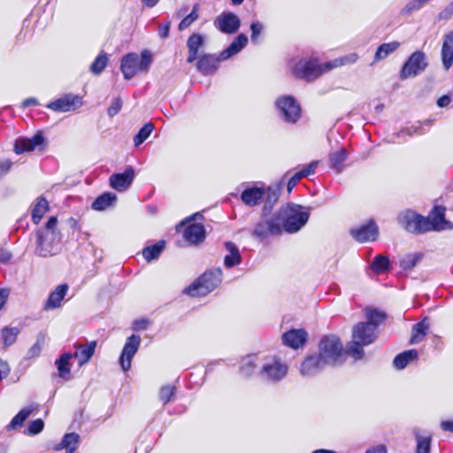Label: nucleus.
I'll return each instance as SVG.
<instances>
[{
    "label": "nucleus",
    "mask_w": 453,
    "mask_h": 453,
    "mask_svg": "<svg viewBox=\"0 0 453 453\" xmlns=\"http://www.w3.org/2000/svg\"><path fill=\"white\" fill-rule=\"evenodd\" d=\"M303 178L300 172L296 173L288 181L287 189L288 192L290 193L293 188L297 185L300 180Z\"/></svg>",
    "instance_id": "obj_62"
},
{
    "label": "nucleus",
    "mask_w": 453,
    "mask_h": 453,
    "mask_svg": "<svg viewBox=\"0 0 453 453\" xmlns=\"http://www.w3.org/2000/svg\"><path fill=\"white\" fill-rule=\"evenodd\" d=\"M35 407L33 405L26 406L21 409L16 416L12 418L11 422L6 426L8 431L15 430L18 427L22 426L26 419L30 416V414L35 411Z\"/></svg>",
    "instance_id": "obj_35"
},
{
    "label": "nucleus",
    "mask_w": 453,
    "mask_h": 453,
    "mask_svg": "<svg viewBox=\"0 0 453 453\" xmlns=\"http://www.w3.org/2000/svg\"><path fill=\"white\" fill-rule=\"evenodd\" d=\"M275 105L285 122L295 124L301 117V106L292 96L278 97Z\"/></svg>",
    "instance_id": "obj_8"
},
{
    "label": "nucleus",
    "mask_w": 453,
    "mask_h": 453,
    "mask_svg": "<svg viewBox=\"0 0 453 453\" xmlns=\"http://www.w3.org/2000/svg\"><path fill=\"white\" fill-rule=\"evenodd\" d=\"M417 447L415 453H430L431 450V441L432 439L430 436L422 437L420 435L416 436Z\"/></svg>",
    "instance_id": "obj_55"
},
{
    "label": "nucleus",
    "mask_w": 453,
    "mask_h": 453,
    "mask_svg": "<svg viewBox=\"0 0 453 453\" xmlns=\"http://www.w3.org/2000/svg\"><path fill=\"white\" fill-rule=\"evenodd\" d=\"M350 235L358 242H373L377 240L379 229L373 220H370L366 224L352 228Z\"/></svg>",
    "instance_id": "obj_15"
},
{
    "label": "nucleus",
    "mask_w": 453,
    "mask_h": 453,
    "mask_svg": "<svg viewBox=\"0 0 453 453\" xmlns=\"http://www.w3.org/2000/svg\"><path fill=\"white\" fill-rule=\"evenodd\" d=\"M265 194L266 191L264 186H250L245 188L241 193V200L245 205L255 207L265 200Z\"/></svg>",
    "instance_id": "obj_19"
},
{
    "label": "nucleus",
    "mask_w": 453,
    "mask_h": 453,
    "mask_svg": "<svg viewBox=\"0 0 453 453\" xmlns=\"http://www.w3.org/2000/svg\"><path fill=\"white\" fill-rule=\"evenodd\" d=\"M44 427V422L41 418H37L29 423L25 434L29 436H34L40 434Z\"/></svg>",
    "instance_id": "obj_56"
},
{
    "label": "nucleus",
    "mask_w": 453,
    "mask_h": 453,
    "mask_svg": "<svg viewBox=\"0 0 453 453\" xmlns=\"http://www.w3.org/2000/svg\"><path fill=\"white\" fill-rule=\"evenodd\" d=\"M389 264L390 262L388 257L383 255H377L371 264V269L375 273H381L388 270Z\"/></svg>",
    "instance_id": "obj_47"
},
{
    "label": "nucleus",
    "mask_w": 453,
    "mask_h": 453,
    "mask_svg": "<svg viewBox=\"0 0 453 453\" xmlns=\"http://www.w3.org/2000/svg\"><path fill=\"white\" fill-rule=\"evenodd\" d=\"M72 357L73 355L70 353H64L58 359L56 360L58 374L63 379H66V377L70 374L69 361Z\"/></svg>",
    "instance_id": "obj_43"
},
{
    "label": "nucleus",
    "mask_w": 453,
    "mask_h": 453,
    "mask_svg": "<svg viewBox=\"0 0 453 453\" xmlns=\"http://www.w3.org/2000/svg\"><path fill=\"white\" fill-rule=\"evenodd\" d=\"M197 59L196 69L205 76L213 74L219 68V63L224 60L220 58V54H204Z\"/></svg>",
    "instance_id": "obj_22"
},
{
    "label": "nucleus",
    "mask_w": 453,
    "mask_h": 453,
    "mask_svg": "<svg viewBox=\"0 0 453 453\" xmlns=\"http://www.w3.org/2000/svg\"><path fill=\"white\" fill-rule=\"evenodd\" d=\"M141 345V337L138 334H132L127 337L119 358V363L124 372L131 369L132 359L137 353Z\"/></svg>",
    "instance_id": "obj_13"
},
{
    "label": "nucleus",
    "mask_w": 453,
    "mask_h": 453,
    "mask_svg": "<svg viewBox=\"0 0 453 453\" xmlns=\"http://www.w3.org/2000/svg\"><path fill=\"white\" fill-rule=\"evenodd\" d=\"M81 104V101L78 96L67 94L50 102L46 107L56 112H66L74 110Z\"/></svg>",
    "instance_id": "obj_18"
},
{
    "label": "nucleus",
    "mask_w": 453,
    "mask_h": 453,
    "mask_svg": "<svg viewBox=\"0 0 453 453\" xmlns=\"http://www.w3.org/2000/svg\"><path fill=\"white\" fill-rule=\"evenodd\" d=\"M176 388L171 385H165L161 387L159 391V399L164 405L170 403L175 395Z\"/></svg>",
    "instance_id": "obj_53"
},
{
    "label": "nucleus",
    "mask_w": 453,
    "mask_h": 453,
    "mask_svg": "<svg viewBox=\"0 0 453 453\" xmlns=\"http://www.w3.org/2000/svg\"><path fill=\"white\" fill-rule=\"evenodd\" d=\"M265 30V26L258 20L252 21L250 24V41L257 45L260 42V35Z\"/></svg>",
    "instance_id": "obj_52"
},
{
    "label": "nucleus",
    "mask_w": 453,
    "mask_h": 453,
    "mask_svg": "<svg viewBox=\"0 0 453 453\" xmlns=\"http://www.w3.org/2000/svg\"><path fill=\"white\" fill-rule=\"evenodd\" d=\"M378 331L372 324L359 322L352 331V339H357L365 345L372 344L377 338Z\"/></svg>",
    "instance_id": "obj_17"
},
{
    "label": "nucleus",
    "mask_w": 453,
    "mask_h": 453,
    "mask_svg": "<svg viewBox=\"0 0 453 453\" xmlns=\"http://www.w3.org/2000/svg\"><path fill=\"white\" fill-rule=\"evenodd\" d=\"M165 248V242L164 240L158 241L157 243L145 247L142 253L144 259L147 262H151L152 260L157 259L162 251Z\"/></svg>",
    "instance_id": "obj_38"
},
{
    "label": "nucleus",
    "mask_w": 453,
    "mask_h": 453,
    "mask_svg": "<svg viewBox=\"0 0 453 453\" xmlns=\"http://www.w3.org/2000/svg\"><path fill=\"white\" fill-rule=\"evenodd\" d=\"M122 108V100L120 97H116L112 100L111 104L109 106L107 112L110 117L117 115Z\"/></svg>",
    "instance_id": "obj_59"
},
{
    "label": "nucleus",
    "mask_w": 453,
    "mask_h": 453,
    "mask_svg": "<svg viewBox=\"0 0 453 453\" xmlns=\"http://www.w3.org/2000/svg\"><path fill=\"white\" fill-rule=\"evenodd\" d=\"M265 191H266V194L265 196V204L262 209V215L264 217L270 214V212L273 207V204L277 202V200L279 198V191L273 188L272 187L265 188Z\"/></svg>",
    "instance_id": "obj_39"
},
{
    "label": "nucleus",
    "mask_w": 453,
    "mask_h": 453,
    "mask_svg": "<svg viewBox=\"0 0 453 453\" xmlns=\"http://www.w3.org/2000/svg\"><path fill=\"white\" fill-rule=\"evenodd\" d=\"M276 212L269 219L257 222L252 231V235L259 240H264L269 235L281 234V225Z\"/></svg>",
    "instance_id": "obj_12"
},
{
    "label": "nucleus",
    "mask_w": 453,
    "mask_h": 453,
    "mask_svg": "<svg viewBox=\"0 0 453 453\" xmlns=\"http://www.w3.org/2000/svg\"><path fill=\"white\" fill-rule=\"evenodd\" d=\"M422 258L423 254L420 252L406 254L400 260V267L404 271H410L413 269Z\"/></svg>",
    "instance_id": "obj_42"
},
{
    "label": "nucleus",
    "mask_w": 453,
    "mask_h": 453,
    "mask_svg": "<svg viewBox=\"0 0 453 453\" xmlns=\"http://www.w3.org/2000/svg\"><path fill=\"white\" fill-rule=\"evenodd\" d=\"M365 317L367 319L366 324H372L375 329H378L379 325L386 319V314L376 309H367L365 311Z\"/></svg>",
    "instance_id": "obj_51"
},
{
    "label": "nucleus",
    "mask_w": 453,
    "mask_h": 453,
    "mask_svg": "<svg viewBox=\"0 0 453 453\" xmlns=\"http://www.w3.org/2000/svg\"><path fill=\"white\" fill-rule=\"evenodd\" d=\"M96 347V342L92 341L89 342L87 344H78L76 343L74 345V348L76 349L74 354L73 357L78 359V363L80 366H82L86 363H88L92 356L95 353V349Z\"/></svg>",
    "instance_id": "obj_25"
},
{
    "label": "nucleus",
    "mask_w": 453,
    "mask_h": 453,
    "mask_svg": "<svg viewBox=\"0 0 453 453\" xmlns=\"http://www.w3.org/2000/svg\"><path fill=\"white\" fill-rule=\"evenodd\" d=\"M398 223L408 232L412 234L426 233L425 217L411 210H407L398 215Z\"/></svg>",
    "instance_id": "obj_10"
},
{
    "label": "nucleus",
    "mask_w": 453,
    "mask_h": 453,
    "mask_svg": "<svg viewBox=\"0 0 453 453\" xmlns=\"http://www.w3.org/2000/svg\"><path fill=\"white\" fill-rule=\"evenodd\" d=\"M203 44L204 37L200 34H193L188 37L187 41L188 50V63H193L198 58V50Z\"/></svg>",
    "instance_id": "obj_29"
},
{
    "label": "nucleus",
    "mask_w": 453,
    "mask_h": 453,
    "mask_svg": "<svg viewBox=\"0 0 453 453\" xmlns=\"http://www.w3.org/2000/svg\"><path fill=\"white\" fill-rule=\"evenodd\" d=\"M418 352L416 349L405 350L398 354L393 361L394 366L397 370L404 369L408 364L418 358Z\"/></svg>",
    "instance_id": "obj_33"
},
{
    "label": "nucleus",
    "mask_w": 453,
    "mask_h": 453,
    "mask_svg": "<svg viewBox=\"0 0 453 453\" xmlns=\"http://www.w3.org/2000/svg\"><path fill=\"white\" fill-rule=\"evenodd\" d=\"M44 344V335H38L36 342L29 349L27 355L29 357H35L40 355Z\"/></svg>",
    "instance_id": "obj_58"
},
{
    "label": "nucleus",
    "mask_w": 453,
    "mask_h": 453,
    "mask_svg": "<svg viewBox=\"0 0 453 453\" xmlns=\"http://www.w3.org/2000/svg\"><path fill=\"white\" fill-rule=\"evenodd\" d=\"M307 336L308 334L303 329H292L282 335V342L292 349H298L304 345Z\"/></svg>",
    "instance_id": "obj_23"
},
{
    "label": "nucleus",
    "mask_w": 453,
    "mask_h": 453,
    "mask_svg": "<svg viewBox=\"0 0 453 453\" xmlns=\"http://www.w3.org/2000/svg\"><path fill=\"white\" fill-rule=\"evenodd\" d=\"M10 373L9 365L0 358V380L6 378Z\"/></svg>",
    "instance_id": "obj_64"
},
{
    "label": "nucleus",
    "mask_w": 453,
    "mask_h": 453,
    "mask_svg": "<svg viewBox=\"0 0 453 453\" xmlns=\"http://www.w3.org/2000/svg\"><path fill=\"white\" fill-rule=\"evenodd\" d=\"M429 125L430 124V121L429 120H426L424 121V123L422 122H417L404 129H403L399 134H398V136L402 135V134H407L409 136H411V135H414V134H421V130H422V127H423V125Z\"/></svg>",
    "instance_id": "obj_57"
},
{
    "label": "nucleus",
    "mask_w": 453,
    "mask_h": 453,
    "mask_svg": "<svg viewBox=\"0 0 453 453\" xmlns=\"http://www.w3.org/2000/svg\"><path fill=\"white\" fill-rule=\"evenodd\" d=\"M58 219L51 216L44 227L35 234V253L41 257H50L61 250V234L57 229Z\"/></svg>",
    "instance_id": "obj_1"
},
{
    "label": "nucleus",
    "mask_w": 453,
    "mask_h": 453,
    "mask_svg": "<svg viewBox=\"0 0 453 453\" xmlns=\"http://www.w3.org/2000/svg\"><path fill=\"white\" fill-rule=\"evenodd\" d=\"M68 290L67 284L58 285L49 296L47 301L43 305L45 311L53 310L61 306L62 301L65 298Z\"/></svg>",
    "instance_id": "obj_24"
},
{
    "label": "nucleus",
    "mask_w": 453,
    "mask_h": 453,
    "mask_svg": "<svg viewBox=\"0 0 453 453\" xmlns=\"http://www.w3.org/2000/svg\"><path fill=\"white\" fill-rule=\"evenodd\" d=\"M108 61V55L104 51H102L91 64L90 72L93 74L99 75L105 69Z\"/></svg>",
    "instance_id": "obj_44"
},
{
    "label": "nucleus",
    "mask_w": 453,
    "mask_h": 453,
    "mask_svg": "<svg viewBox=\"0 0 453 453\" xmlns=\"http://www.w3.org/2000/svg\"><path fill=\"white\" fill-rule=\"evenodd\" d=\"M225 248L228 251V254L224 257V265L227 268H232L241 264L242 256L240 254L238 247L232 242H226Z\"/></svg>",
    "instance_id": "obj_31"
},
{
    "label": "nucleus",
    "mask_w": 453,
    "mask_h": 453,
    "mask_svg": "<svg viewBox=\"0 0 453 453\" xmlns=\"http://www.w3.org/2000/svg\"><path fill=\"white\" fill-rule=\"evenodd\" d=\"M348 157V151L345 148L331 152L328 156L330 167L337 173H341L344 169V162Z\"/></svg>",
    "instance_id": "obj_30"
},
{
    "label": "nucleus",
    "mask_w": 453,
    "mask_h": 453,
    "mask_svg": "<svg viewBox=\"0 0 453 453\" xmlns=\"http://www.w3.org/2000/svg\"><path fill=\"white\" fill-rule=\"evenodd\" d=\"M152 63V55L149 50H143L141 55L128 53L122 57L120 70L126 80H130L139 72L147 73Z\"/></svg>",
    "instance_id": "obj_3"
},
{
    "label": "nucleus",
    "mask_w": 453,
    "mask_h": 453,
    "mask_svg": "<svg viewBox=\"0 0 453 453\" xmlns=\"http://www.w3.org/2000/svg\"><path fill=\"white\" fill-rule=\"evenodd\" d=\"M19 334V329L18 327H4L1 331L4 345L5 347L12 345L16 342Z\"/></svg>",
    "instance_id": "obj_49"
},
{
    "label": "nucleus",
    "mask_w": 453,
    "mask_h": 453,
    "mask_svg": "<svg viewBox=\"0 0 453 453\" xmlns=\"http://www.w3.org/2000/svg\"><path fill=\"white\" fill-rule=\"evenodd\" d=\"M441 61L445 70H449L453 64V32L447 33L443 37L441 47Z\"/></svg>",
    "instance_id": "obj_26"
},
{
    "label": "nucleus",
    "mask_w": 453,
    "mask_h": 453,
    "mask_svg": "<svg viewBox=\"0 0 453 453\" xmlns=\"http://www.w3.org/2000/svg\"><path fill=\"white\" fill-rule=\"evenodd\" d=\"M49 210V203L43 197L37 198L36 203L32 210V220L38 225L45 212Z\"/></svg>",
    "instance_id": "obj_41"
},
{
    "label": "nucleus",
    "mask_w": 453,
    "mask_h": 453,
    "mask_svg": "<svg viewBox=\"0 0 453 453\" xmlns=\"http://www.w3.org/2000/svg\"><path fill=\"white\" fill-rule=\"evenodd\" d=\"M288 366L280 357L273 356L266 358L262 365L258 377L266 383H278L288 374Z\"/></svg>",
    "instance_id": "obj_7"
},
{
    "label": "nucleus",
    "mask_w": 453,
    "mask_h": 453,
    "mask_svg": "<svg viewBox=\"0 0 453 453\" xmlns=\"http://www.w3.org/2000/svg\"><path fill=\"white\" fill-rule=\"evenodd\" d=\"M365 346L357 339H353L351 342L349 343L346 349V352L352 357L355 360H359L364 356L363 347Z\"/></svg>",
    "instance_id": "obj_48"
},
{
    "label": "nucleus",
    "mask_w": 453,
    "mask_h": 453,
    "mask_svg": "<svg viewBox=\"0 0 453 453\" xmlns=\"http://www.w3.org/2000/svg\"><path fill=\"white\" fill-rule=\"evenodd\" d=\"M425 219L426 233L453 229V223L445 219V208L442 206H434L429 215L425 217Z\"/></svg>",
    "instance_id": "obj_11"
},
{
    "label": "nucleus",
    "mask_w": 453,
    "mask_h": 453,
    "mask_svg": "<svg viewBox=\"0 0 453 453\" xmlns=\"http://www.w3.org/2000/svg\"><path fill=\"white\" fill-rule=\"evenodd\" d=\"M292 74L300 80L312 81L328 72L326 63L319 64L317 58H300L291 62Z\"/></svg>",
    "instance_id": "obj_5"
},
{
    "label": "nucleus",
    "mask_w": 453,
    "mask_h": 453,
    "mask_svg": "<svg viewBox=\"0 0 453 453\" xmlns=\"http://www.w3.org/2000/svg\"><path fill=\"white\" fill-rule=\"evenodd\" d=\"M183 236L190 244H198L205 238L204 226L202 224H191L186 227Z\"/></svg>",
    "instance_id": "obj_28"
},
{
    "label": "nucleus",
    "mask_w": 453,
    "mask_h": 453,
    "mask_svg": "<svg viewBox=\"0 0 453 453\" xmlns=\"http://www.w3.org/2000/svg\"><path fill=\"white\" fill-rule=\"evenodd\" d=\"M328 365L319 355L307 357L300 366V372L303 376L310 377L316 375Z\"/></svg>",
    "instance_id": "obj_21"
},
{
    "label": "nucleus",
    "mask_w": 453,
    "mask_h": 453,
    "mask_svg": "<svg viewBox=\"0 0 453 453\" xmlns=\"http://www.w3.org/2000/svg\"><path fill=\"white\" fill-rule=\"evenodd\" d=\"M319 355L328 365H337L343 361V345L334 334L324 336L319 344Z\"/></svg>",
    "instance_id": "obj_6"
},
{
    "label": "nucleus",
    "mask_w": 453,
    "mask_h": 453,
    "mask_svg": "<svg viewBox=\"0 0 453 453\" xmlns=\"http://www.w3.org/2000/svg\"><path fill=\"white\" fill-rule=\"evenodd\" d=\"M12 165V162L10 159L0 160V178L10 171Z\"/></svg>",
    "instance_id": "obj_63"
},
{
    "label": "nucleus",
    "mask_w": 453,
    "mask_h": 453,
    "mask_svg": "<svg viewBox=\"0 0 453 453\" xmlns=\"http://www.w3.org/2000/svg\"><path fill=\"white\" fill-rule=\"evenodd\" d=\"M428 325L425 320H422L413 326L411 343L415 344L419 342L426 334Z\"/></svg>",
    "instance_id": "obj_45"
},
{
    "label": "nucleus",
    "mask_w": 453,
    "mask_h": 453,
    "mask_svg": "<svg viewBox=\"0 0 453 453\" xmlns=\"http://www.w3.org/2000/svg\"><path fill=\"white\" fill-rule=\"evenodd\" d=\"M35 407L33 405L26 406L21 409L16 416L12 418L11 422L6 426L8 431L15 430L18 427L22 426L26 419L30 416V414L35 411Z\"/></svg>",
    "instance_id": "obj_34"
},
{
    "label": "nucleus",
    "mask_w": 453,
    "mask_h": 453,
    "mask_svg": "<svg viewBox=\"0 0 453 453\" xmlns=\"http://www.w3.org/2000/svg\"><path fill=\"white\" fill-rule=\"evenodd\" d=\"M358 55L357 53H350L346 55L341 58H337L334 61L326 62V69L332 70L335 67L346 65V64H354L357 61Z\"/></svg>",
    "instance_id": "obj_46"
},
{
    "label": "nucleus",
    "mask_w": 453,
    "mask_h": 453,
    "mask_svg": "<svg viewBox=\"0 0 453 453\" xmlns=\"http://www.w3.org/2000/svg\"><path fill=\"white\" fill-rule=\"evenodd\" d=\"M214 26L224 34L233 35L239 30L241 27V19L234 12H222L214 20Z\"/></svg>",
    "instance_id": "obj_14"
},
{
    "label": "nucleus",
    "mask_w": 453,
    "mask_h": 453,
    "mask_svg": "<svg viewBox=\"0 0 453 453\" xmlns=\"http://www.w3.org/2000/svg\"><path fill=\"white\" fill-rule=\"evenodd\" d=\"M222 281V271L214 268L205 272L196 281L184 289L190 296H203L214 290Z\"/></svg>",
    "instance_id": "obj_4"
},
{
    "label": "nucleus",
    "mask_w": 453,
    "mask_h": 453,
    "mask_svg": "<svg viewBox=\"0 0 453 453\" xmlns=\"http://www.w3.org/2000/svg\"><path fill=\"white\" fill-rule=\"evenodd\" d=\"M311 209L295 203H288L276 212L281 225V233L296 234L308 222Z\"/></svg>",
    "instance_id": "obj_2"
},
{
    "label": "nucleus",
    "mask_w": 453,
    "mask_h": 453,
    "mask_svg": "<svg viewBox=\"0 0 453 453\" xmlns=\"http://www.w3.org/2000/svg\"><path fill=\"white\" fill-rule=\"evenodd\" d=\"M400 46L396 41L380 44L374 54V58L372 65L385 59L388 56L395 52Z\"/></svg>",
    "instance_id": "obj_36"
},
{
    "label": "nucleus",
    "mask_w": 453,
    "mask_h": 453,
    "mask_svg": "<svg viewBox=\"0 0 453 453\" xmlns=\"http://www.w3.org/2000/svg\"><path fill=\"white\" fill-rule=\"evenodd\" d=\"M80 436L75 433L66 434L60 443L55 446L56 450L66 449L65 453H74L77 449Z\"/></svg>",
    "instance_id": "obj_37"
},
{
    "label": "nucleus",
    "mask_w": 453,
    "mask_h": 453,
    "mask_svg": "<svg viewBox=\"0 0 453 453\" xmlns=\"http://www.w3.org/2000/svg\"><path fill=\"white\" fill-rule=\"evenodd\" d=\"M134 176V169L127 166L123 173H116L110 176V186L117 191H126L133 183Z\"/></svg>",
    "instance_id": "obj_16"
},
{
    "label": "nucleus",
    "mask_w": 453,
    "mask_h": 453,
    "mask_svg": "<svg viewBox=\"0 0 453 453\" xmlns=\"http://www.w3.org/2000/svg\"><path fill=\"white\" fill-rule=\"evenodd\" d=\"M154 128L155 127L151 122L144 124L134 137V146H140L151 134Z\"/></svg>",
    "instance_id": "obj_50"
},
{
    "label": "nucleus",
    "mask_w": 453,
    "mask_h": 453,
    "mask_svg": "<svg viewBox=\"0 0 453 453\" xmlns=\"http://www.w3.org/2000/svg\"><path fill=\"white\" fill-rule=\"evenodd\" d=\"M198 4H196L193 7L192 12L187 15L179 24V30H184L188 28L193 22L198 19Z\"/></svg>",
    "instance_id": "obj_54"
},
{
    "label": "nucleus",
    "mask_w": 453,
    "mask_h": 453,
    "mask_svg": "<svg viewBox=\"0 0 453 453\" xmlns=\"http://www.w3.org/2000/svg\"><path fill=\"white\" fill-rule=\"evenodd\" d=\"M117 201L116 194L112 192H105L97 196L93 202L91 207L95 211H104L107 208L112 206Z\"/></svg>",
    "instance_id": "obj_32"
},
{
    "label": "nucleus",
    "mask_w": 453,
    "mask_h": 453,
    "mask_svg": "<svg viewBox=\"0 0 453 453\" xmlns=\"http://www.w3.org/2000/svg\"><path fill=\"white\" fill-rule=\"evenodd\" d=\"M44 143V136L42 132L39 131L30 138L22 137L16 140L14 144V151L21 154L32 151Z\"/></svg>",
    "instance_id": "obj_20"
},
{
    "label": "nucleus",
    "mask_w": 453,
    "mask_h": 453,
    "mask_svg": "<svg viewBox=\"0 0 453 453\" xmlns=\"http://www.w3.org/2000/svg\"><path fill=\"white\" fill-rule=\"evenodd\" d=\"M256 367L257 357L254 355L247 356L241 361L239 371L243 377L249 378L254 373Z\"/></svg>",
    "instance_id": "obj_40"
},
{
    "label": "nucleus",
    "mask_w": 453,
    "mask_h": 453,
    "mask_svg": "<svg viewBox=\"0 0 453 453\" xmlns=\"http://www.w3.org/2000/svg\"><path fill=\"white\" fill-rule=\"evenodd\" d=\"M248 43V37L244 34L238 35L230 45L220 52V58L226 60L238 54Z\"/></svg>",
    "instance_id": "obj_27"
},
{
    "label": "nucleus",
    "mask_w": 453,
    "mask_h": 453,
    "mask_svg": "<svg viewBox=\"0 0 453 453\" xmlns=\"http://www.w3.org/2000/svg\"><path fill=\"white\" fill-rule=\"evenodd\" d=\"M318 166V161H312L307 165H305L302 170H300V173L303 177H308L315 173V170Z\"/></svg>",
    "instance_id": "obj_61"
},
{
    "label": "nucleus",
    "mask_w": 453,
    "mask_h": 453,
    "mask_svg": "<svg viewBox=\"0 0 453 453\" xmlns=\"http://www.w3.org/2000/svg\"><path fill=\"white\" fill-rule=\"evenodd\" d=\"M453 15V0L438 14L439 20H449Z\"/></svg>",
    "instance_id": "obj_60"
},
{
    "label": "nucleus",
    "mask_w": 453,
    "mask_h": 453,
    "mask_svg": "<svg viewBox=\"0 0 453 453\" xmlns=\"http://www.w3.org/2000/svg\"><path fill=\"white\" fill-rule=\"evenodd\" d=\"M428 63L426 54L423 51L417 50L413 52L406 60L400 71V78L407 80L416 77L423 73L427 67Z\"/></svg>",
    "instance_id": "obj_9"
}]
</instances>
